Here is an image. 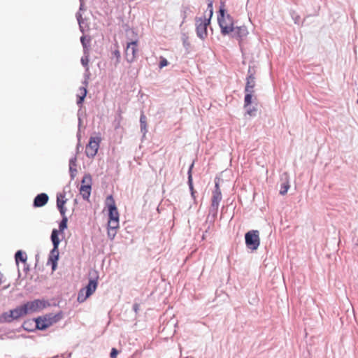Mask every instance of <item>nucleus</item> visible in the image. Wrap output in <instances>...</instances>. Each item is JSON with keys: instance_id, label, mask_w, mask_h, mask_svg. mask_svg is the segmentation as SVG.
Returning <instances> with one entry per match:
<instances>
[{"instance_id": "obj_1", "label": "nucleus", "mask_w": 358, "mask_h": 358, "mask_svg": "<svg viewBox=\"0 0 358 358\" xmlns=\"http://www.w3.org/2000/svg\"><path fill=\"white\" fill-rule=\"evenodd\" d=\"M224 16L225 3L221 1L217 15V22L221 29L222 34L225 36L231 34V37L242 41L248 34L247 27L245 26L234 27L233 19L230 15H227V18L229 21V24H227L224 21Z\"/></svg>"}, {"instance_id": "obj_2", "label": "nucleus", "mask_w": 358, "mask_h": 358, "mask_svg": "<svg viewBox=\"0 0 358 358\" xmlns=\"http://www.w3.org/2000/svg\"><path fill=\"white\" fill-rule=\"evenodd\" d=\"M59 231H57V229H53L50 235V240L52 241L53 248L50 250L48 255L47 264L51 266L52 271H55L57 269V262L59 258V245L61 242L59 237Z\"/></svg>"}, {"instance_id": "obj_3", "label": "nucleus", "mask_w": 358, "mask_h": 358, "mask_svg": "<svg viewBox=\"0 0 358 358\" xmlns=\"http://www.w3.org/2000/svg\"><path fill=\"white\" fill-rule=\"evenodd\" d=\"M108 207V226L116 229L119 227V213L112 195H108L106 201Z\"/></svg>"}, {"instance_id": "obj_4", "label": "nucleus", "mask_w": 358, "mask_h": 358, "mask_svg": "<svg viewBox=\"0 0 358 358\" xmlns=\"http://www.w3.org/2000/svg\"><path fill=\"white\" fill-rule=\"evenodd\" d=\"M27 315V308H24L22 305L18 306L16 308L9 310L8 311L3 312L0 314V324L11 323L15 320Z\"/></svg>"}, {"instance_id": "obj_5", "label": "nucleus", "mask_w": 358, "mask_h": 358, "mask_svg": "<svg viewBox=\"0 0 358 358\" xmlns=\"http://www.w3.org/2000/svg\"><path fill=\"white\" fill-rule=\"evenodd\" d=\"M245 241L247 248L256 250L260 244L259 232L258 230H250L245 234Z\"/></svg>"}, {"instance_id": "obj_6", "label": "nucleus", "mask_w": 358, "mask_h": 358, "mask_svg": "<svg viewBox=\"0 0 358 358\" xmlns=\"http://www.w3.org/2000/svg\"><path fill=\"white\" fill-rule=\"evenodd\" d=\"M50 306V303L45 299H34V301H27L22 304L23 308H27V315L29 312H38Z\"/></svg>"}, {"instance_id": "obj_7", "label": "nucleus", "mask_w": 358, "mask_h": 358, "mask_svg": "<svg viewBox=\"0 0 358 358\" xmlns=\"http://www.w3.org/2000/svg\"><path fill=\"white\" fill-rule=\"evenodd\" d=\"M211 19L206 17H196V31L197 36L204 40L207 37V27L210 23Z\"/></svg>"}, {"instance_id": "obj_8", "label": "nucleus", "mask_w": 358, "mask_h": 358, "mask_svg": "<svg viewBox=\"0 0 358 358\" xmlns=\"http://www.w3.org/2000/svg\"><path fill=\"white\" fill-rule=\"evenodd\" d=\"M90 275L88 283L84 288H82L87 293V296H90L96 291L98 286V272L96 270L90 271Z\"/></svg>"}, {"instance_id": "obj_9", "label": "nucleus", "mask_w": 358, "mask_h": 358, "mask_svg": "<svg viewBox=\"0 0 358 358\" xmlns=\"http://www.w3.org/2000/svg\"><path fill=\"white\" fill-rule=\"evenodd\" d=\"M138 40H131V41L127 43V47L125 48V59L131 63L132 62L136 57L138 52Z\"/></svg>"}, {"instance_id": "obj_10", "label": "nucleus", "mask_w": 358, "mask_h": 358, "mask_svg": "<svg viewBox=\"0 0 358 358\" xmlns=\"http://www.w3.org/2000/svg\"><path fill=\"white\" fill-rule=\"evenodd\" d=\"M100 141L99 137H90L85 150V154L89 158H93L97 154Z\"/></svg>"}, {"instance_id": "obj_11", "label": "nucleus", "mask_w": 358, "mask_h": 358, "mask_svg": "<svg viewBox=\"0 0 358 358\" xmlns=\"http://www.w3.org/2000/svg\"><path fill=\"white\" fill-rule=\"evenodd\" d=\"M66 201L67 199L65 198V192L57 194L56 206L61 215H66V208L65 204Z\"/></svg>"}, {"instance_id": "obj_12", "label": "nucleus", "mask_w": 358, "mask_h": 358, "mask_svg": "<svg viewBox=\"0 0 358 358\" xmlns=\"http://www.w3.org/2000/svg\"><path fill=\"white\" fill-rule=\"evenodd\" d=\"M49 201V196L46 193L38 194L34 199L33 206L34 208H41L47 204Z\"/></svg>"}, {"instance_id": "obj_13", "label": "nucleus", "mask_w": 358, "mask_h": 358, "mask_svg": "<svg viewBox=\"0 0 358 358\" xmlns=\"http://www.w3.org/2000/svg\"><path fill=\"white\" fill-rule=\"evenodd\" d=\"M34 320L35 322L36 330L44 331L50 327L45 315L35 317L34 318Z\"/></svg>"}, {"instance_id": "obj_14", "label": "nucleus", "mask_w": 358, "mask_h": 358, "mask_svg": "<svg viewBox=\"0 0 358 358\" xmlns=\"http://www.w3.org/2000/svg\"><path fill=\"white\" fill-rule=\"evenodd\" d=\"M222 200V193L219 187V184L215 182V190L213 192V196L211 199V205L213 206L219 207L220 202Z\"/></svg>"}, {"instance_id": "obj_15", "label": "nucleus", "mask_w": 358, "mask_h": 358, "mask_svg": "<svg viewBox=\"0 0 358 358\" xmlns=\"http://www.w3.org/2000/svg\"><path fill=\"white\" fill-rule=\"evenodd\" d=\"M44 315L46 317V320H47L48 324H49V327H50L52 324L58 322L59 321H60L62 319L63 312L59 311L56 314L48 313V314H45Z\"/></svg>"}, {"instance_id": "obj_16", "label": "nucleus", "mask_w": 358, "mask_h": 358, "mask_svg": "<svg viewBox=\"0 0 358 358\" xmlns=\"http://www.w3.org/2000/svg\"><path fill=\"white\" fill-rule=\"evenodd\" d=\"M69 173H70V178L71 180H74L76 173L78 172L76 166H77V156L75 155L73 157H72L69 162Z\"/></svg>"}, {"instance_id": "obj_17", "label": "nucleus", "mask_w": 358, "mask_h": 358, "mask_svg": "<svg viewBox=\"0 0 358 358\" xmlns=\"http://www.w3.org/2000/svg\"><path fill=\"white\" fill-rule=\"evenodd\" d=\"M281 180H283V182L280 185V194L285 195L290 187L288 174L287 173H284L281 176Z\"/></svg>"}, {"instance_id": "obj_18", "label": "nucleus", "mask_w": 358, "mask_h": 358, "mask_svg": "<svg viewBox=\"0 0 358 358\" xmlns=\"http://www.w3.org/2000/svg\"><path fill=\"white\" fill-rule=\"evenodd\" d=\"M92 184H81L80 192L84 200L88 201L91 194Z\"/></svg>"}, {"instance_id": "obj_19", "label": "nucleus", "mask_w": 358, "mask_h": 358, "mask_svg": "<svg viewBox=\"0 0 358 358\" xmlns=\"http://www.w3.org/2000/svg\"><path fill=\"white\" fill-rule=\"evenodd\" d=\"M218 211V207L217 206H213L210 205V209H209V213L207 217V222H209L210 224H213L215 222V220L217 217Z\"/></svg>"}, {"instance_id": "obj_20", "label": "nucleus", "mask_w": 358, "mask_h": 358, "mask_svg": "<svg viewBox=\"0 0 358 358\" xmlns=\"http://www.w3.org/2000/svg\"><path fill=\"white\" fill-rule=\"evenodd\" d=\"M255 85V77L254 75H248L246 78V85L245 92L254 91L253 88Z\"/></svg>"}, {"instance_id": "obj_21", "label": "nucleus", "mask_w": 358, "mask_h": 358, "mask_svg": "<svg viewBox=\"0 0 358 358\" xmlns=\"http://www.w3.org/2000/svg\"><path fill=\"white\" fill-rule=\"evenodd\" d=\"M34 324V318L32 320H27L23 322L22 328L28 332H33L36 330Z\"/></svg>"}, {"instance_id": "obj_22", "label": "nucleus", "mask_w": 358, "mask_h": 358, "mask_svg": "<svg viewBox=\"0 0 358 358\" xmlns=\"http://www.w3.org/2000/svg\"><path fill=\"white\" fill-rule=\"evenodd\" d=\"M27 254L24 251L19 250L15 252V260L17 265H18L19 262H21L25 264L27 262Z\"/></svg>"}, {"instance_id": "obj_23", "label": "nucleus", "mask_w": 358, "mask_h": 358, "mask_svg": "<svg viewBox=\"0 0 358 358\" xmlns=\"http://www.w3.org/2000/svg\"><path fill=\"white\" fill-rule=\"evenodd\" d=\"M193 166H194V163H192L189 167V169L187 171V175H188L187 183L189 185V190L191 192V195L192 197H194V191L192 176V170Z\"/></svg>"}, {"instance_id": "obj_24", "label": "nucleus", "mask_w": 358, "mask_h": 358, "mask_svg": "<svg viewBox=\"0 0 358 358\" xmlns=\"http://www.w3.org/2000/svg\"><path fill=\"white\" fill-rule=\"evenodd\" d=\"M80 90L81 91V94L77 95V104L79 106H82L87 96V90L85 87H80Z\"/></svg>"}, {"instance_id": "obj_25", "label": "nucleus", "mask_w": 358, "mask_h": 358, "mask_svg": "<svg viewBox=\"0 0 358 358\" xmlns=\"http://www.w3.org/2000/svg\"><path fill=\"white\" fill-rule=\"evenodd\" d=\"M62 220L59 223V229L57 231H59V233H63L65 229L68 227V217L66 215H61Z\"/></svg>"}, {"instance_id": "obj_26", "label": "nucleus", "mask_w": 358, "mask_h": 358, "mask_svg": "<svg viewBox=\"0 0 358 358\" xmlns=\"http://www.w3.org/2000/svg\"><path fill=\"white\" fill-rule=\"evenodd\" d=\"M76 17L78 23L79 24L80 31L83 34H84L85 31V27H84L85 20L83 18L82 14L80 12L76 13Z\"/></svg>"}, {"instance_id": "obj_27", "label": "nucleus", "mask_w": 358, "mask_h": 358, "mask_svg": "<svg viewBox=\"0 0 358 358\" xmlns=\"http://www.w3.org/2000/svg\"><path fill=\"white\" fill-rule=\"evenodd\" d=\"M140 124H141V131L143 134V136L144 137L147 132V124H146V117L141 114L140 117Z\"/></svg>"}, {"instance_id": "obj_28", "label": "nucleus", "mask_w": 358, "mask_h": 358, "mask_svg": "<svg viewBox=\"0 0 358 358\" xmlns=\"http://www.w3.org/2000/svg\"><path fill=\"white\" fill-rule=\"evenodd\" d=\"M254 91L245 92L244 107L248 108L252 103V93Z\"/></svg>"}, {"instance_id": "obj_29", "label": "nucleus", "mask_w": 358, "mask_h": 358, "mask_svg": "<svg viewBox=\"0 0 358 358\" xmlns=\"http://www.w3.org/2000/svg\"><path fill=\"white\" fill-rule=\"evenodd\" d=\"M89 297L87 296V293L85 292L84 289H81L78 292L77 300L79 303H83Z\"/></svg>"}, {"instance_id": "obj_30", "label": "nucleus", "mask_w": 358, "mask_h": 358, "mask_svg": "<svg viewBox=\"0 0 358 358\" xmlns=\"http://www.w3.org/2000/svg\"><path fill=\"white\" fill-rule=\"evenodd\" d=\"M80 43H81L83 47L84 53L86 54L87 50L90 45L89 43L90 41V38H89L87 41L85 36L83 35L80 37Z\"/></svg>"}, {"instance_id": "obj_31", "label": "nucleus", "mask_w": 358, "mask_h": 358, "mask_svg": "<svg viewBox=\"0 0 358 358\" xmlns=\"http://www.w3.org/2000/svg\"><path fill=\"white\" fill-rule=\"evenodd\" d=\"M80 62H81L82 65L85 68V71H89V66H88L89 58H88V55H85V56L82 57V58L80 59Z\"/></svg>"}, {"instance_id": "obj_32", "label": "nucleus", "mask_w": 358, "mask_h": 358, "mask_svg": "<svg viewBox=\"0 0 358 358\" xmlns=\"http://www.w3.org/2000/svg\"><path fill=\"white\" fill-rule=\"evenodd\" d=\"M81 184H92V176L90 173H86L84 175Z\"/></svg>"}, {"instance_id": "obj_33", "label": "nucleus", "mask_w": 358, "mask_h": 358, "mask_svg": "<svg viewBox=\"0 0 358 358\" xmlns=\"http://www.w3.org/2000/svg\"><path fill=\"white\" fill-rule=\"evenodd\" d=\"M246 108V113L248 115H249L250 116H255L256 115V112H257V108L255 107H248V108Z\"/></svg>"}, {"instance_id": "obj_34", "label": "nucleus", "mask_w": 358, "mask_h": 358, "mask_svg": "<svg viewBox=\"0 0 358 358\" xmlns=\"http://www.w3.org/2000/svg\"><path fill=\"white\" fill-rule=\"evenodd\" d=\"M78 131L77 132L76 136H77L78 141H80V127H81V124H82V120H81V117L80 115V110H78Z\"/></svg>"}, {"instance_id": "obj_35", "label": "nucleus", "mask_w": 358, "mask_h": 358, "mask_svg": "<svg viewBox=\"0 0 358 358\" xmlns=\"http://www.w3.org/2000/svg\"><path fill=\"white\" fill-rule=\"evenodd\" d=\"M169 62L167 59L163 57H160V61L159 64V68L162 69L168 65Z\"/></svg>"}, {"instance_id": "obj_36", "label": "nucleus", "mask_w": 358, "mask_h": 358, "mask_svg": "<svg viewBox=\"0 0 358 358\" xmlns=\"http://www.w3.org/2000/svg\"><path fill=\"white\" fill-rule=\"evenodd\" d=\"M116 231L115 229H111V227L108 225V236L110 239H113L115 236Z\"/></svg>"}, {"instance_id": "obj_37", "label": "nucleus", "mask_w": 358, "mask_h": 358, "mask_svg": "<svg viewBox=\"0 0 358 358\" xmlns=\"http://www.w3.org/2000/svg\"><path fill=\"white\" fill-rule=\"evenodd\" d=\"M208 10H209V16L208 18L211 19L213 14V1H210L208 3Z\"/></svg>"}, {"instance_id": "obj_38", "label": "nucleus", "mask_w": 358, "mask_h": 358, "mask_svg": "<svg viewBox=\"0 0 358 358\" xmlns=\"http://www.w3.org/2000/svg\"><path fill=\"white\" fill-rule=\"evenodd\" d=\"M119 353V351L115 348H113L111 349V351H110V358H116L117 355Z\"/></svg>"}, {"instance_id": "obj_39", "label": "nucleus", "mask_w": 358, "mask_h": 358, "mask_svg": "<svg viewBox=\"0 0 358 358\" xmlns=\"http://www.w3.org/2000/svg\"><path fill=\"white\" fill-rule=\"evenodd\" d=\"M189 11V8L188 7H182V15L183 20L186 18L187 13Z\"/></svg>"}, {"instance_id": "obj_40", "label": "nucleus", "mask_w": 358, "mask_h": 358, "mask_svg": "<svg viewBox=\"0 0 358 358\" xmlns=\"http://www.w3.org/2000/svg\"><path fill=\"white\" fill-rule=\"evenodd\" d=\"M113 55L116 57V63H119L120 58V52L119 50H116L113 52Z\"/></svg>"}, {"instance_id": "obj_41", "label": "nucleus", "mask_w": 358, "mask_h": 358, "mask_svg": "<svg viewBox=\"0 0 358 358\" xmlns=\"http://www.w3.org/2000/svg\"><path fill=\"white\" fill-rule=\"evenodd\" d=\"M133 310L137 313L138 310H139V304L137 303H134V305H133Z\"/></svg>"}, {"instance_id": "obj_42", "label": "nucleus", "mask_w": 358, "mask_h": 358, "mask_svg": "<svg viewBox=\"0 0 358 358\" xmlns=\"http://www.w3.org/2000/svg\"><path fill=\"white\" fill-rule=\"evenodd\" d=\"M88 80H89V76H87V78H85V80L83 81V86L82 87H85L87 89V87L88 85Z\"/></svg>"}, {"instance_id": "obj_43", "label": "nucleus", "mask_w": 358, "mask_h": 358, "mask_svg": "<svg viewBox=\"0 0 358 358\" xmlns=\"http://www.w3.org/2000/svg\"><path fill=\"white\" fill-rule=\"evenodd\" d=\"M29 271V266L26 264V263L24 264V271L25 273H27V271Z\"/></svg>"}, {"instance_id": "obj_44", "label": "nucleus", "mask_w": 358, "mask_h": 358, "mask_svg": "<svg viewBox=\"0 0 358 358\" xmlns=\"http://www.w3.org/2000/svg\"><path fill=\"white\" fill-rule=\"evenodd\" d=\"M248 75H254L255 76V73L252 71V69H251V66H249V69H248Z\"/></svg>"}, {"instance_id": "obj_45", "label": "nucleus", "mask_w": 358, "mask_h": 358, "mask_svg": "<svg viewBox=\"0 0 358 358\" xmlns=\"http://www.w3.org/2000/svg\"><path fill=\"white\" fill-rule=\"evenodd\" d=\"M130 34H134V31L131 29L127 30V35L129 36Z\"/></svg>"}, {"instance_id": "obj_46", "label": "nucleus", "mask_w": 358, "mask_h": 358, "mask_svg": "<svg viewBox=\"0 0 358 358\" xmlns=\"http://www.w3.org/2000/svg\"><path fill=\"white\" fill-rule=\"evenodd\" d=\"M295 24L299 23V17L296 16L295 18H294Z\"/></svg>"}, {"instance_id": "obj_47", "label": "nucleus", "mask_w": 358, "mask_h": 358, "mask_svg": "<svg viewBox=\"0 0 358 358\" xmlns=\"http://www.w3.org/2000/svg\"><path fill=\"white\" fill-rule=\"evenodd\" d=\"M227 15H228V14L227 13V10H225L224 21H225V22H226L227 24H229V21H228V20H227Z\"/></svg>"}, {"instance_id": "obj_48", "label": "nucleus", "mask_w": 358, "mask_h": 358, "mask_svg": "<svg viewBox=\"0 0 358 358\" xmlns=\"http://www.w3.org/2000/svg\"><path fill=\"white\" fill-rule=\"evenodd\" d=\"M83 6H83V4L81 3H80V8H79V10H83Z\"/></svg>"}, {"instance_id": "obj_49", "label": "nucleus", "mask_w": 358, "mask_h": 358, "mask_svg": "<svg viewBox=\"0 0 358 358\" xmlns=\"http://www.w3.org/2000/svg\"><path fill=\"white\" fill-rule=\"evenodd\" d=\"M86 72H87V73H85V78H87V76H90V73H89V71H86Z\"/></svg>"}, {"instance_id": "obj_50", "label": "nucleus", "mask_w": 358, "mask_h": 358, "mask_svg": "<svg viewBox=\"0 0 358 358\" xmlns=\"http://www.w3.org/2000/svg\"><path fill=\"white\" fill-rule=\"evenodd\" d=\"M21 336H22V337H23V338H27V337H28V336H26V335H21Z\"/></svg>"}, {"instance_id": "obj_51", "label": "nucleus", "mask_w": 358, "mask_h": 358, "mask_svg": "<svg viewBox=\"0 0 358 358\" xmlns=\"http://www.w3.org/2000/svg\"><path fill=\"white\" fill-rule=\"evenodd\" d=\"M38 255H36V260H38Z\"/></svg>"}, {"instance_id": "obj_52", "label": "nucleus", "mask_w": 358, "mask_h": 358, "mask_svg": "<svg viewBox=\"0 0 358 358\" xmlns=\"http://www.w3.org/2000/svg\"><path fill=\"white\" fill-rule=\"evenodd\" d=\"M187 44V42L185 41H184V45H185Z\"/></svg>"}, {"instance_id": "obj_53", "label": "nucleus", "mask_w": 358, "mask_h": 358, "mask_svg": "<svg viewBox=\"0 0 358 358\" xmlns=\"http://www.w3.org/2000/svg\"><path fill=\"white\" fill-rule=\"evenodd\" d=\"M18 274H19V276H20V272L19 270H18Z\"/></svg>"}, {"instance_id": "obj_54", "label": "nucleus", "mask_w": 358, "mask_h": 358, "mask_svg": "<svg viewBox=\"0 0 358 358\" xmlns=\"http://www.w3.org/2000/svg\"><path fill=\"white\" fill-rule=\"evenodd\" d=\"M357 103H358V99H357Z\"/></svg>"}]
</instances>
